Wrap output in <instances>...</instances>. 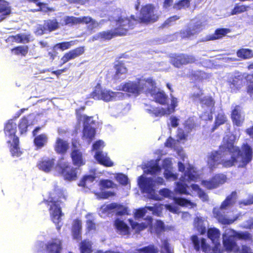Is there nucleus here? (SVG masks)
I'll return each mask as SVG.
<instances>
[{"label":"nucleus","instance_id":"f257e3e1","mask_svg":"<svg viewBox=\"0 0 253 253\" xmlns=\"http://www.w3.org/2000/svg\"><path fill=\"white\" fill-rule=\"evenodd\" d=\"M136 21L135 16L131 15L129 17L122 15L118 16L114 20L116 27L112 30H108L100 32L102 41H110L117 37L126 35L129 30L133 28V23L131 21Z\"/></svg>","mask_w":253,"mask_h":253},{"label":"nucleus","instance_id":"f03ea898","mask_svg":"<svg viewBox=\"0 0 253 253\" xmlns=\"http://www.w3.org/2000/svg\"><path fill=\"white\" fill-rule=\"evenodd\" d=\"M155 7L153 4L148 3L142 6L139 16L136 21L132 20L131 22L134 25V22L138 21L139 23L148 25L156 22L159 18V15L155 12Z\"/></svg>","mask_w":253,"mask_h":253},{"label":"nucleus","instance_id":"7ed1b4c3","mask_svg":"<svg viewBox=\"0 0 253 253\" xmlns=\"http://www.w3.org/2000/svg\"><path fill=\"white\" fill-rule=\"evenodd\" d=\"M120 93L118 92H114L110 89L103 88L99 84H98L91 92L90 96L95 100H102L108 102L115 100Z\"/></svg>","mask_w":253,"mask_h":253},{"label":"nucleus","instance_id":"20e7f679","mask_svg":"<svg viewBox=\"0 0 253 253\" xmlns=\"http://www.w3.org/2000/svg\"><path fill=\"white\" fill-rule=\"evenodd\" d=\"M169 60L172 65L178 68L195 63L197 61L194 55L186 53L172 54L169 56Z\"/></svg>","mask_w":253,"mask_h":253},{"label":"nucleus","instance_id":"39448f33","mask_svg":"<svg viewBox=\"0 0 253 253\" xmlns=\"http://www.w3.org/2000/svg\"><path fill=\"white\" fill-rule=\"evenodd\" d=\"M43 202L47 206H50L49 211L51 220L54 223L58 224L61 220V216L63 214L59 205V203H61V201L58 199L55 200L51 197L48 200H44Z\"/></svg>","mask_w":253,"mask_h":253},{"label":"nucleus","instance_id":"423d86ee","mask_svg":"<svg viewBox=\"0 0 253 253\" xmlns=\"http://www.w3.org/2000/svg\"><path fill=\"white\" fill-rule=\"evenodd\" d=\"M245 74L238 72L230 75L228 77L226 84L231 92L236 93L243 87Z\"/></svg>","mask_w":253,"mask_h":253},{"label":"nucleus","instance_id":"0eeeda50","mask_svg":"<svg viewBox=\"0 0 253 253\" xmlns=\"http://www.w3.org/2000/svg\"><path fill=\"white\" fill-rule=\"evenodd\" d=\"M233 152H236L241 157L240 167L245 168L250 163L253 159V149L248 143H244L241 146V149L239 147L232 146Z\"/></svg>","mask_w":253,"mask_h":253},{"label":"nucleus","instance_id":"6e6552de","mask_svg":"<svg viewBox=\"0 0 253 253\" xmlns=\"http://www.w3.org/2000/svg\"><path fill=\"white\" fill-rule=\"evenodd\" d=\"M59 173L64 180L69 181H75L78 177V169L71 166L68 162L58 163L57 165Z\"/></svg>","mask_w":253,"mask_h":253},{"label":"nucleus","instance_id":"1a4fd4ad","mask_svg":"<svg viewBox=\"0 0 253 253\" xmlns=\"http://www.w3.org/2000/svg\"><path fill=\"white\" fill-rule=\"evenodd\" d=\"M143 89L139 81H128L120 84L118 90L126 92L129 96H137Z\"/></svg>","mask_w":253,"mask_h":253},{"label":"nucleus","instance_id":"9d476101","mask_svg":"<svg viewBox=\"0 0 253 253\" xmlns=\"http://www.w3.org/2000/svg\"><path fill=\"white\" fill-rule=\"evenodd\" d=\"M203 92L193 93L190 95V98L195 103H199L202 108H212L214 106L215 101L211 96H203Z\"/></svg>","mask_w":253,"mask_h":253},{"label":"nucleus","instance_id":"9b49d317","mask_svg":"<svg viewBox=\"0 0 253 253\" xmlns=\"http://www.w3.org/2000/svg\"><path fill=\"white\" fill-rule=\"evenodd\" d=\"M226 176L223 174H216L210 180H204L202 181V185L208 189H212L218 187L220 184L226 182Z\"/></svg>","mask_w":253,"mask_h":253},{"label":"nucleus","instance_id":"f8f14e48","mask_svg":"<svg viewBox=\"0 0 253 253\" xmlns=\"http://www.w3.org/2000/svg\"><path fill=\"white\" fill-rule=\"evenodd\" d=\"M222 244L224 250L227 253H236L240 251V248L232 234L229 235L226 234H223Z\"/></svg>","mask_w":253,"mask_h":253},{"label":"nucleus","instance_id":"ddd939ff","mask_svg":"<svg viewBox=\"0 0 253 253\" xmlns=\"http://www.w3.org/2000/svg\"><path fill=\"white\" fill-rule=\"evenodd\" d=\"M139 185L143 192L148 194L149 196H154L155 191L154 189L155 181L152 178H145L141 176Z\"/></svg>","mask_w":253,"mask_h":253},{"label":"nucleus","instance_id":"4468645a","mask_svg":"<svg viewBox=\"0 0 253 253\" xmlns=\"http://www.w3.org/2000/svg\"><path fill=\"white\" fill-rule=\"evenodd\" d=\"M84 46H81L66 52L61 58V63L59 66H61L69 61L79 57L84 53Z\"/></svg>","mask_w":253,"mask_h":253},{"label":"nucleus","instance_id":"2eb2a0df","mask_svg":"<svg viewBox=\"0 0 253 253\" xmlns=\"http://www.w3.org/2000/svg\"><path fill=\"white\" fill-rule=\"evenodd\" d=\"M72 150L70 153L73 164L78 167H80L85 164L83 159V153L81 150L78 148L76 142L72 143Z\"/></svg>","mask_w":253,"mask_h":253},{"label":"nucleus","instance_id":"dca6fc26","mask_svg":"<svg viewBox=\"0 0 253 253\" xmlns=\"http://www.w3.org/2000/svg\"><path fill=\"white\" fill-rule=\"evenodd\" d=\"M85 109V107L84 106L76 109L75 114L77 120L78 122L83 121V127H92L91 125L95 124V121L93 120V116H88L82 114Z\"/></svg>","mask_w":253,"mask_h":253},{"label":"nucleus","instance_id":"f3484780","mask_svg":"<svg viewBox=\"0 0 253 253\" xmlns=\"http://www.w3.org/2000/svg\"><path fill=\"white\" fill-rule=\"evenodd\" d=\"M44 249L46 253H61L62 242L58 238H53L45 244Z\"/></svg>","mask_w":253,"mask_h":253},{"label":"nucleus","instance_id":"a211bd4d","mask_svg":"<svg viewBox=\"0 0 253 253\" xmlns=\"http://www.w3.org/2000/svg\"><path fill=\"white\" fill-rule=\"evenodd\" d=\"M191 239L193 247L197 252L202 250L204 253H207L210 251V247L207 244L206 239L202 238L200 240L196 235H193Z\"/></svg>","mask_w":253,"mask_h":253},{"label":"nucleus","instance_id":"6ab92c4d","mask_svg":"<svg viewBox=\"0 0 253 253\" xmlns=\"http://www.w3.org/2000/svg\"><path fill=\"white\" fill-rule=\"evenodd\" d=\"M56 160L52 158H42L37 164V167L40 170L45 172H49L55 165Z\"/></svg>","mask_w":253,"mask_h":253},{"label":"nucleus","instance_id":"aec40b11","mask_svg":"<svg viewBox=\"0 0 253 253\" xmlns=\"http://www.w3.org/2000/svg\"><path fill=\"white\" fill-rule=\"evenodd\" d=\"M221 156L218 151H211L208 155L207 164L210 169L213 170L220 164Z\"/></svg>","mask_w":253,"mask_h":253},{"label":"nucleus","instance_id":"412c9836","mask_svg":"<svg viewBox=\"0 0 253 253\" xmlns=\"http://www.w3.org/2000/svg\"><path fill=\"white\" fill-rule=\"evenodd\" d=\"M53 147L57 154L63 155L67 152L69 148V144L67 141L58 137L55 140Z\"/></svg>","mask_w":253,"mask_h":253},{"label":"nucleus","instance_id":"4be33fe9","mask_svg":"<svg viewBox=\"0 0 253 253\" xmlns=\"http://www.w3.org/2000/svg\"><path fill=\"white\" fill-rule=\"evenodd\" d=\"M231 118L234 125L241 126L243 125L245 118L241 114V107L239 105L235 106L232 110Z\"/></svg>","mask_w":253,"mask_h":253},{"label":"nucleus","instance_id":"5701e85b","mask_svg":"<svg viewBox=\"0 0 253 253\" xmlns=\"http://www.w3.org/2000/svg\"><path fill=\"white\" fill-rule=\"evenodd\" d=\"M4 131L5 136L9 138L11 141H13L15 138H18L16 135L17 131L16 124L12 120H9L5 124Z\"/></svg>","mask_w":253,"mask_h":253},{"label":"nucleus","instance_id":"b1692460","mask_svg":"<svg viewBox=\"0 0 253 253\" xmlns=\"http://www.w3.org/2000/svg\"><path fill=\"white\" fill-rule=\"evenodd\" d=\"M150 94L155 102L162 105L167 104L168 97L164 91H157L155 89H151Z\"/></svg>","mask_w":253,"mask_h":253},{"label":"nucleus","instance_id":"393cba45","mask_svg":"<svg viewBox=\"0 0 253 253\" xmlns=\"http://www.w3.org/2000/svg\"><path fill=\"white\" fill-rule=\"evenodd\" d=\"M94 158L98 163L106 167H111L114 166V163L111 160L106 153L101 151H96Z\"/></svg>","mask_w":253,"mask_h":253},{"label":"nucleus","instance_id":"a878e982","mask_svg":"<svg viewBox=\"0 0 253 253\" xmlns=\"http://www.w3.org/2000/svg\"><path fill=\"white\" fill-rule=\"evenodd\" d=\"M213 213L215 218L218 220V222L223 225H230L232 224L237 219V217L233 218H227L225 215L223 214L221 211L218 210L214 209Z\"/></svg>","mask_w":253,"mask_h":253},{"label":"nucleus","instance_id":"bb28decb","mask_svg":"<svg viewBox=\"0 0 253 253\" xmlns=\"http://www.w3.org/2000/svg\"><path fill=\"white\" fill-rule=\"evenodd\" d=\"M7 42L28 43L30 41V34H20L9 36L5 40Z\"/></svg>","mask_w":253,"mask_h":253},{"label":"nucleus","instance_id":"cd10ccee","mask_svg":"<svg viewBox=\"0 0 253 253\" xmlns=\"http://www.w3.org/2000/svg\"><path fill=\"white\" fill-rule=\"evenodd\" d=\"M7 143L10 144L9 151L12 157H20L22 154V151L20 150L19 146V138H15L13 141L8 140Z\"/></svg>","mask_w":253,"mask_h":253},{"label":"nucleus","instance_id":"c85d7f7f","mask_svg":"<svg viewBox=\"0 0 253 253\" xmlns=\"http://www.w3.org/2000/svg\"><path fill=\"white\" fill-rule=\"evenodd\" d=\"M95 133L96 130L93 127L84 126L82 138L90 144L94 139Z\"/></svg>","mask_w":253,"mask_h":253},{"label":"nucleus","instance_id":"c756f323","mask_svg":"<svg viewBox=\"0 0 253 253\" xmlns=\"http://www.w3.org/2000/svg\"><path fill=\"white\" fill-rule=\"evenodd\" d=\"M82 221L79 219H75L73 220L72 226V232L74 239L81 240L82 238Z\"/></svg>","mask_w":253,"mask_h":253},{"label":"nucleus","instance_id":"7c9ffc66","mask_svg":"<svg viewBox=\"0 0 253 253\" xmlns=\"http://www.w3.org/2000/svg\"><path fill=\"white\" fill-rule=\"evenodd\" d=\"M11 12L9 3L4 0H0V23L4 20Z\"/></svg>","mask_w":253,"mask_h":253},{"label":"nucleus","instance_id":"2f4dec72","mask_svg":"<svg viewBox=\"0 0 253 253\" xmlns=\"http://www.w3.org/2000/svg\"><path fill=\"white\" fill-rule=\"evenodd\" d=\"M229 233H231L233 237L236 240L237 239L244 241L252 240V235L248 232H238L233 229H229Z\"/></svg>","mask_w":253,"mask_h":253},{"label":"nucleus","instance_id":"473e14b6","mask_svg":"<svg viewBox=\"0 0 253 253\" xmlns=\"http://www.w3.org/2000/svg\"><path fill=\"white\" fill-rule=\"evenodd\" d=\"M34 136V144L38 149L44 147L47 143L48 137L45 133H42Z\"/></svg>","mask_w":253,"mask_h":253},{"label":"nucleus","instance_id":"72a5a7b5","mask_svg":"<svg viewBox=\"0 0 253 253\" xmlns=\"http://www.w3.org/2000/svg\"><path fill=\"white\" fill-rule=\"evenodd\" d=\"M116 63L114 65V68L116 70L114 77L116 79L120 78V76L126 74L127 72V69L124 65V63L121 61H116Z\"/></svg>","mask_w":253,"mask_h":253},{"label":"nucleus","instance_id":"f704fd0d","mask_svg":"<svg viewBox=\"0 0 253 253\" xmlns=\"http://www.w3.org/2000/svg\"><path fill=\"white\" fill-rule=\"evenodd\" d=\"M236 55L240 59H250L253 57V51L250 48H241L237 50Z\"/></svg>","mask_w":253,"mask_h":253},{"label":"nucleus","instance_id":"c9c22d12","mask_svg":"<svg viewBox=\"0 0 253 253\" xmlns=\"http://www.w3.org/2000/svg\"><path fill=\"white\" fill-rule=\"evenodd\" d=\"M227 121V117L224 113H219L215 118L214 124L211 128V132H213L219 126L223 125Z\"/></svg>","mask_w":253,"mask_h":253},{"label":"nucleus","instance_id":"e433bc0d","mask_svg":"<svg viewBox=\"0 0 253 253\" xmlns=\"http://www.w3.org/2000/svg\"><path fill=\"white\" fill-rule=\"evenodd\" d=\"M90 24L89 27L91 30H93L97 28L98 26V23L94 19H92L89 16L78 17V24Z\"/></svg>","mask_w":253,"mask_h":253},{"label":"nucleus","instance_id":"4c0bfd02","mask_svg":"<svg viewBox=\"0 0 253 253\" xmlns=\"http://www.w3.org/2000/svg\"><path fill=\"white\" fill-rule=\"evenodd\" d=\"M237 193L235 191H233L227 196L225 199L221 203L220 206L221 210L225 209L227 207L232 206L235 203Z\"/></svg>","mask_w":253,"mask_h":253},{"label":"nucleus","instance_id":"58836bf2","mask_svg":"<svg viewBox=\"0 0 253 253\" xmlns=\"http://www.w3.org/2000/svg\"><path fill=\"white\" fill-rule=\"evenodd\" d=\"M207 236L211 242L214 243L219 241L220 236V230L215 227L210 228L207 231Z\"/></svg>","mask_w":253,"mask_h":253},{"label":"nucleus","instance_id":"ea45409f","mask_svg":"<svg viewBox=\"0 0 253 253\" xmlns=\"http://www.w3.org/2000/svg\"><path fill=\"white\" fill-rule=\"evenodd\" d=\"M230 30L229 29L221 28L215 30L214 33L210 36V40H215L221 39L224 37L227 34L229 33Z\"/></svg>","mask_w":253,"mask_h":253},{"label":"nucleus","instance_id":"a19ab883","mask_svg":"<svg viewBox=\"0 0 253 253\" xmlns=\"http://www.w3.org/2000/svg\"><path fill=\"white\" fill-rule=\"evenodd\" d=\"M115 225L117 229L123 235H127L130 233L129 228L123 220L117 219L115 220Z\"/></svg>","mask_w":253,"mask_h":253},{"label":"nucleus","instance_id":"79ce46f5","mask_svg":"<svg viewBox=\"0 0 253 253\" xmlns=\"http://www.w3.org/2000/svg\"><path fill=\"white\" fill-rule=\"evenodd\" d=\"M58 27L59 24L56 19L47 20L44 21L43 25V30L51 32L57 29Z\"/></svg>","mask_w":253,"mask_h":253},{"label":"nucleus","instance_id":"37998d69","mask_svg":"<svg viewBox=\"0 0 253 253\" xmlns=\"http://www.w3.org/2000/svg\"><path fill=\"white\" fill-rule=\"evenodd\" d=\"M192 0H178L173 5V8L176 10L188 8L191 6Z\"/></svg>","mask_w":253,"mask_h":253},{"label":"nucleus","instance_id":"c03bdc74","mask_svg":"<svg viewBox=\"0 0 253 253\" xmlns=\"http://www.w3.org/2000/svg\"><path fill=\"white\" fill-rule=\"evenodd\" d=\"M30 124L28 119L26 116L23 117L20 120L18 124V128L20 131V134L26 133L28 131V128Z\"/></svg>","mask_w":253,"mask_h":253},{"label":"nucleus","instance_id":"a18cd8bd","mask_svg":"<svg viewBox=\"0 0 253 253\" xmlns=\"http://www.w3.org/2000/svg\"><path fill=\"white\" fill-rule=\"evenodd\" d=\"M29 47L27 45H19L11 49V51L16 55L26 56L28 54Z\"/></svg>","mask_w":253,"mask_h":253},{"label":"nucleus","instance_id":"49530a36","mask_svg":"<svg viewBox=\"0 0 253 253\" xmlns=\"http://www.w3.org/2000/svg\"><path fill=\"white\" fill-rule=\"evenodd\" d=\"M95 176L92 175H85L80 180L78 186L87 187V185L92 183L95 180Z\"/></svg>","mask_w":253,"mask_h":253},{"label":"nucleus","instance_id":"de8ad7c7","mask_svg":"<svg viewBox=\"0 0 253 253\" xmlns=\"http://www.w3.org/2000/svg\"><path fill=\"white\" fill-rule=\"evenodd\" d=\"M75 43V42L71 41L69 42H62L56 43L53 47V49H59L62 51H64L69 49Z\"/></svg>","mask_w":253,"mask_h":253},{"label":"nucleus","instance_id":"09e8293b","mask_svg":"<svg viewBox=\"0 0 253 253\" xmlns=\"http://www.w3.org/2000/svg\"><path fill=\"white\" fill-rule=\"evenodd\" d=\"M184 127L187 132H190L196 127L194 119L192 117L188 118L184 122Z\"/></svg>","mask_w":253,"mask_h":253},{"label":"nucleus","instance_id":"8fccbe9b","mask_svg":"<svg viewBox=\"0 0 253 253\" xmlns=\"http://www.w3.org/2000/svg\"><path fill=\"white\" fill-rule=\"evenodd\" d=\"M137 251L139 253H158L157 248L154 245H150L138 249Z\"/></svg>","mask_w":253,"mask_h":253},{"label":"nucleus","instance_id":"3c124183","mask_svg":"<svg viewBox=\"0 0 253 253\" xmlns=\"http://www.w3.org/2000/svg\"><path fill=\"white\" fill-rule=\"evenodd\" d=\"M130 224L133 229H135L136 233H139L147 227L145 223H138L134 222L132 220H129Z\"/></svg>","mask_w":253,"mask_h":253},{"label":"nucleus","instance_id":"603ef678","mask_svg":"<svg viewBox=\"0 0 253 253\" xmlns=\"http://www.w3.org/2000/svg\"><path fill=\"white\" fill-rule=\"evenodd\" d=\"M149 113L154 117H162L166 114V111L163 108L154 107L149 110Z\"/></svg>","mask_w":253,"mask_h":253},{"label":"nucleus","instance_id":"864d4df0","mask_svg":"<svg viewBox=\"0 0 253 253\" xmlns=\"http://www.w3.org/2000/svg\"><path fill=\"white\" fill-rule=\"evenodd\" d=\"M99 185L101 189L113 188L116 187V185L109 179H102L99 181Z\"/></svg>","mask_w":253,"mask_h":253},{"label":"nucleus","instance_id":"5fc2aeb1","mask_svg":"<svg viewBox=\"0 0 253 253\" xmlns=\"http://www.w3.org/2000/svg\"><path fill=\"white\" fill-rule=\"evenodd\" d=\"M64 25L73 26L78 24V17L73 16H66L64 19Z\"/></svg>","mask_w":253,"mask_h":253},{"label":"nucleus","instance_id":"6e6d98bb","mask_svg":"<svg viewBox=\"0 0 253 253\" xmlns=\"http://www.w3.org/2000/svg\"><path fill=\"white\" fill-rule=\"evenodd\" d=\"M237 162V160L236 157L232 156L231 159L229 160H221V163L224 168H230L233 166Z\"/></svg>","mask_w":253,"mask_h":253},{"label":"nucleus","instance_id":"4d7b16f0","mask_svg":"<svg viewBox=\"0 0 253 253\" xmlns=\"http://www.w3.org/2000/svg\"><path fill=\"white\" fill-rule=\"evenodd\" d=\"M248 74L246 73L245 76V79L247 84L246 91L250 96H252L253 95V79H251V81H249L248 80L250 79V78L248 77Z\"/></svg>","mask_w":253,"mask_h":253},{"label":"nucleus","instance_id":"13d9d810","mask_svg":"<svg viewBox=\"0 0 253 253\" xmlns=\"http://www.w3.org/2000/svg\"><path fill=\"white\" fill-rule=\"evenodd\" d=\"M187 185L185 183H183L180 182L176 183V191L180 194H189L187 190Z\"/></svg>","mask_w":253,"mask_h":253},{"label":"nucleus","instance_id":"bf43d9fd","mask_svg":"<svg viewBox=\"0 0 253 253\" xmlns=\"http://www.w3.org/2000/svg\"><path fill=\"white\" fill-rule=\"evenodd\" d=\"M248 8V6H245L244 5H236L234 8L232 10L231 12V15H236L239 13H243L247 10Z\"/></svg>","mask_w":253,"mask_h":253},{"label":"nucleus","instance_id":"052dcab7","mask_svg":"<svg viewBox=\"0 0 253 253\" xmlns=\"http://www.w3.org/2000/svg\"><path fill=\"white\" fill-rule=\"evenodd\" d=\"M173 200L175 203L179 206L183 207L191 204L190 201L184 198L174 197Z\"/></svg>","mask_w":253,"mask_h":253},{"label":"nucleus","instance_id":"680f3d73","mask_svg":"<svg viewBox=\"0 0 253 253\" xmlns=\"http://www.w3.org/2000/svg\"><path fill=\"white\" fill-rule=\"evenodd\" d=\"M80 250L81 253H90L91 252L90 245L85 240L83 241L81 243Z\"/></svg>","mask_w":253,"mask_h":253},{"label":"nucleus","instance_id":"e2e57ef3","mask_svg":"<svg viewBox=\"0 0 253 253\" xmlns=\"http://www.w3.org/2000/svg\"><path fill=\"white\" fill-rule=\"evenodd\" d=\"M184 176L187 177L188 181H195L197 178L196 172L192 169H188L184 173Z\"/></svg>","mask_w":253,"mask_h":253},{"label":"nucleus","instance_id":"0e129e2a","mask_svg":"<svg viewBox=\"0 0 253 253\" xmlns=\"http://www.w3.org/2000/svg\"><path fill=\"white\" fill-rule=\"evenodd\" d=\"M195 29L194 28H188L185 30H184L182 31L181 34L182 35L183 38H188L191 36H193L195 34Z\"/></svg>","mask_w":253,"mask_h":253},{"label":"nucleus","instance_id":"69168bd1","mask_svg":"<svg viewBox=\"0 0 253 253\" xmlns=\"http://www.w3.org/2000/svg\"><path fill=\"white\" fill-rule=\"evenodd\" d=\"M239 204L241 206H246L253 204V195L249 196L246 199L240 201Z\"/></svg>","mask_w":253,"mask_h":253},{"label":"nucleus","instance_id":"338daca9","mask_svg":"<svg viewBox=\"0 0 253 253\" xmlns=\"http://www.w3.org/2000/svg\"><path fill=\"white\" fill-rule=\"evenodd\" d=\"M121 208H122V205H119L116 203H112L106 205L104 210L106 211H110L116 209H120Z\"/></svg>","mask_w":253,"mask_h":253},{"label":"nucleus","instance_id":"774afa93","mask_svg":"<svg viewBox=\"0 0 253 253\" xmlns=\"http://www.w3.org/2000/svg\"><path fill=\"white\" fill-rule=\"evenodd\" d=\"M214 243V245L213 247L212 251L214 253H223L224 249L221 248V245L219 241H217Z\"/></svg>","mask_w":253,"mask_h":253}]
</instances>
